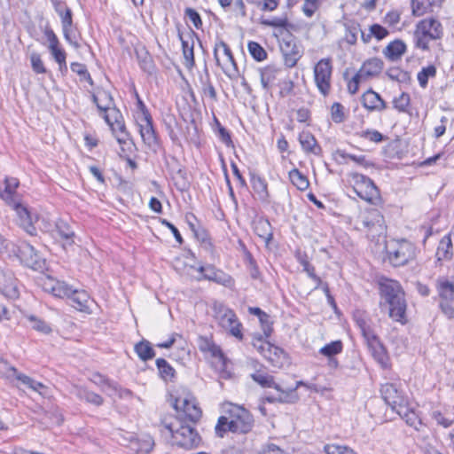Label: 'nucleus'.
I'll return each instance as SVG.
<instances>
[{
	"instance_id": "obj_1",
	"label": "nucleus",
	"mask_w": 454,
	"mask_h": 454,
	"mask_svg": "<svg viewBox=\"0 0 454 454\" xmlns=\"http://www.w3.org/2000/svg\"><path fill=\"white\" fill-rule=\"evenodd\" d=\"M378 286L381 310L387 309L390 318L405 325L408 321L406 316L407 302L401 284L396 280L382 278L379 280Z\"/></svg>"
},
{
	"instance_id": "obj_2",
	"label": "nucleus",
	"mask_w": 454,
	"mask_h": 454,
	"mask_svg": "<svg viewBox=\"0 0 454 454\" xmlns=\"http://www.w3.org/2000/svg\"><path fill=\"white\" fill-rule=\"evenodd\" d=\"M254 426L252 413L241 405L230 403L224 410V415L218 418L215 427V434L223 437L231 432L237 434L250 433Z\"/></svg>"
},
{
	"instance_id": "obj_3",
	"label": "nucleus",
	"mask_w": 454,
	"mask_h": 454,
	"mask_svg": "<svg viewBox=\"0 0 454 454\" xmlns=\"http://www.w3.org/2000/svg\"><path fill=\"white\" fill-rule=\"evenodd\" d=\"M19 185L20 182L16 177L5 176L4 182H0V198L16 212L19 225L29 235H35L36 229L33 224L32 215L20 202L16 191Z\"/></svg>"
},
{
	"instance_id": "obj_4",
	"label": "nucleus",
	"mask_w": 454,
	"mask_h": 454,
	"mask_svg": "<svg viewBox=\"0 0 454 454\" xmlns=\"http://www.w3.org/2000/svg\"><path fill=\"white\" fill-rule=\"evenodd\" d=\"M162 424L170 434L173 444L185 450L199 446L201 438L193 427L194 424L183 421L182 418H174L169 422L164 419Z\"/></svg>"
},
{
	"instance_id": "obj_5",
	"label": "nucleus",
	"mask_w": 454,
	"mask_h": 454,
	"mask_svg": "<svg viewBox=\"0 0 454 454\" xmlns=\"http://www.w3.org/2000/svg\"><path fill=\"white\" fill-rule=\"evenodd\" d=\"M416 251V247L406 239L394 240L386 247L387 260L394 267H402L415 260Z\"/></svg>"
},
{
	"instance_id": "obj_6",
	"label": "nucleus",
	"mask_w": 454,
	"mask_h": 454,
	"mask_svg": "<svg viewBox=\"0 0 454 454\" xmlns=\"http://www.w3.org/2000/svg\"><path fill=\"white\" fill-rule=\"evenodd\" d=\"M351 176L353 190L360 199L374 206L382 203L380 189L369 176L359 173H353Z\"/></svg>"
},
{
	"instance_id": "obj_7",
	"label": "nucleus",
	"mask_w": 454,
	"mask_h": 454,
	"mask_svg": "<svg viewBox=\"0 0 454 454\" xmlns=\"http://www.w3.org/2000/svg\"><path fill=\"white\" fill-rule=\"evenodd\" d=\"M105 121L111 128V130L117 139V142L121 145L122 153H125L124 145L129 150L135 145L129 139V134L127 131L123 116L119 109H114L108 114L103 115Z\"/></svg>"
},
{
	"instance_id": "obj_8",
	"label": "nucleus",
	"mask_w": 454,
	"mask_h": 454,
	"mask_svg": "<svg viewBox=\"0 0 454 454\" xmlns=\"http://www.w3.org/2000/svg\"><path fill=\"white\" fill-rule=\"evenodd\" d=\"M314 82L318 91L327 97L331 91V82L333 74V63L331 58L320 59L313 68Z\"/></svg>"
},
{
	"instance_id": "obj_9",
	"label": "nucleus",
	"mask_w": 454,
	"mask_h": 454,
	"mask_svg": "<svg viewBox=\"0 0 454 454\" xmlns=\"http://www.w3.org/2000/svg\"><path fill=\"white\" fill-rule=\"evenodd\" d=\"M15 257L19 258L25 266L35 270L44 269L45 261L43 259L35 247L25 240L18 242Z\"/></svg>"
},
{
	"instance_id": "obj_10",
	"label": "nucleus",
	"mask_w": 454,
	"mask_h": 454,
	"mask_svg": "<svg viewBox=\"0 0 454 454\" xmlns=\"http://www.w3.org/2000/svg\"><path fill=\"white\" fill-rule=\"evenodd\" d=\"M172 406L177 412L176 418H182L183 421L195 424L201 418L202 411L194 400L178 396L173 400Z\"/></svg>"
},
{
	"instance_id": "obj_11",
	"label": "nucleus",
	"mask_w": 454,
	"mask_h": 454,
	"mask_svg": "<svg viewBox=\"0 0 454 454\" xmlns=\"http://www.w3.org/2000/svg\"><path fill=\"white\" fill-rule=\"evenodd\" d=\"M136 121L139 128V133L145 145L156 151L160 145V137L153 126V121L151 114L136 117Z\"/></svg>"
},
{
	"instance_id": "obj_12",
	"label": "nucleus",
	"mask_w": 454,
	"mask_h": 454,
	"mask_svg": "<svg viewBox=\"0 0 454 454\" xmlns=\"http://www.w3.org/2000/svg\"><path fill=\"white\" fill-rule=\"evenodd\" d=\"M380 395L385 403L389 405L392 411H396L408 404V398L402 389L395 383H386L380 387Z\"/></svg>"
},
{
	"instance_id": "obj_13",
	"label": "nucleus",
	"mask_w": 454,
	"mask_h": 454,
	"mask_svg": "<svg viewBox=\"0 0 454 454\" xmlns=\"http://www.w3.org/2000/svg\"><path fill=\"white\" fill-rule=\"evenodd\" d=\"M367 348L374 358V360L380 365L382 369L390 367V358L387 350L384 344L381 342L380 337L373 333L368 337L364 338Z\"/></svg>"
},
{
	"instance_id": "obj_14",
	"label": "nucleus",
	"mask_w": 454,
	"mask_h": 454,
	"mask_svg": "<svg viewBox=\"0 0 454 454\" xmlns=\"http://www.w3.org/2000/svg\"><path fill=\"white\" fill-rule=\"evenodd\" d=\"M280 51L284 58V63L289 68L295 67L303 54L295 37L292 34L283 38L280 43Z\"/></svg>"
},
{
	"instance_id": "obj_15",
	"label": "nucleus",
	"mask_w": 454,
	"mask_h": 454,
	"mask_svg": "<svg viewBox=\"0 0 454 454\" xmlns=\"http://www.w3.org/2000/svg\"><path fill=\"white\" fill-rule=\"evenodd\" d=\"M177 35L182 43V51L184 59V65L187 69L191 70L195 66L194 39L199 40V36L191 27L184 34L178 29Z\"/></svg>"
},
{
	"instance_id": "obj_16",
	"label": "nucleus",
	"mask_w": 454,
	"mask_h": 454,
	"mask_svg": "<svg viewBox=\"0 0 454 454\" xmlns=\"http://www.w3.org/2000/svg\"><path fill=\"white\" fill-rule=\"evenodd\" d=\"M198 271L203 274V279L213 281L228 288H233L235 286V280L230 274L214 265L200 266Z\"/></svg>"
},
{
	"instance_id": "obj_17",
	"label": "nucleus",
	"mask_w": 454,
	"mask_h": 454,
	"mask_svg": "<svg viewBox=\"0 0 454 454\" xmlns=\"http://www.w3.org/2000/svg\"><path fill=\"white\" fill-rule=\"evenodd\" d=\"M361 224L373 238L382 235L386 230L384 216L378 209L369 210L363 216Z\"/></svg>"
},
{
	"instance_id": "obj_18",
	"label": "nucleus",
	"mask_w": 454,
	"mask_h": 454,
	"mask_svg": "<svg viewBox=\"0 0 454 454\" xmlns=\"http://www.w3.org/2000/svg\"><path fill=\"white\" fill-rule=\"evenodd\" d=\"M362 106L370 112H382L387 107V102L372 89L367 90L361 97Z\"/></svg>"
},
{
	"instance_id": "obj_19",
	"label": "nucleus",
	"mask_w": 454,
	"mask_h": 454,
	"mask_svg": "<svg viewBox=\"0 0 454 454\" xmlns=\"http://www.w3.org/2000/svg\"><path fill=\"white\" fill-rule=\"evenodd\" d=\"M0 293L6 298L16 300L20 296L18 288V279L11 271L2 272V279H0Z\"/></svg>"
},
{
	"instance_id": "obj_20",
	"label": "nucleus",
	"mask_w": 454,
	"mask_h": 454,
	"mask_svg": "<svg viewBox=\"0 0 454 454\" xmlns=\"http://www.w3.org/2000/svg\"><path fill=\"white\" fill-rule=\"evenodd\" d=\"M60 21L65 40L74 48H80V44L74 37L75 25L74 23L73 12L71 9L64 12V15L60 18Z\"/></svg>"
},
{
	"instance_id": "obj_21",
	"label": "nucleus",
	"mask_w": 454,
	"mask_h": 454,
	"mask_svg": "<svg viewBox=\"0 0 454 454\" xmlns=\"http://www.w3.org/2000/svg\"><path fill=\"white\" fill-rule=\"evenodd\" d=\"M422 35H428L431 40L440 39L442 36V26L439 20L434 18L424 19L417 26Z\"/></svg>"
},
{
	"instance_id": "obj_22",
	"label": "nucleus",
	"mask_w": 454,
	"mask_h": 454,
	"mask_svg": "<svg viewBox=\"0 0 454 454\" xmlns=\"http://www.w3.org/2000/svg\"><path fill=\"white\" fill-rule=\"evenodd\" d=\"M43 289L59 298H68L72 294L73 287L64 281L48 278L43 282Z\"/></svg>"
},
{
	"instance_id": "obj_23",
	"label": "nucleus",
	"mask_w": 454,
	"mask_h": 454,
	"mask_svg": "<svg viewBox=\"0 0 454 454\" xmlns=\"http://www.w3.org/2000/svg\"><path fill=\"white\" fill-rule=\"evenodd\" d=\"M53 232L55 233L56 239H59L63 241L64 248H66L67 246H72L74 244L75 233L66 221L59 219L55 223Z\"/></svg>"
},
{
	"instance_id": "obj_24",
	"label": "nucleus",
	"mask_w": 454,
	"mask_h": 454,
	"mask_svg": "<svg viewBox=\"0 0 454 454\" xmlns=\"http://www.w3.org/2000/svg\"><path fill=\"white\" fill-rule=\"evenodd\" d=\"M250 183L256 198L262 203L270 202L266 180L255 173H250Z\"/></svg>"
},
{
	"instance_id": "obj_25",
	"label": "nucleus",
	"mask_w": 454,
	"mask_h": 454,
	"mask_svg": "<svg viewBox=\"0 0 454 454\" xmlns=\"http://www.w3.org/2000/svg\"><path fill=\"white\" fill-rule=\"evenodd\" d=\"M221 325L223 327L229 329L232 336L238 338L239 340L243 339V333L241 332L242 325L239 322L238 317L233 310L229 309L224 313V315L221 317Z\"/></svg>"
},
{
	"instance_id": "obj_26",
	"label": "nucleus",
	"mask_w": 454,
	"mask_h": 454,
	"mask_svg": "<svg viewBox=\"0 0 454 454\" xmlns=\"http://www.w3.org/2000/svg\"><path fill=\"white\" fill-rule=\"evenodd\" d=\"M266 349L264 358L267 359L271 365L280 368L287 362L288 355L282 348L270 343L266 347Z\"/></svg>"
},
{
	"instance_id": "obj_27",
	"label": "nucleus",
	"mask_w": 454,
	"mask_h": 454,
	"mask_svg": "<svg viewBox=\"0 0 454 454\" xmlns=\"http://www.w3.org/2000/svg\"><path fill=\"white\" fill-rule=\"evenodd\" d=\"M384 67V62L380 58L366 59L357 71L364 78L378 76Z\"/></svg>"
},
{
	"instance_id": "obj_28",
	"label": "nucleus",
	"mask_w": 454,
	"mask_h": 454,
	"mask_svg": "<svg viewBox=\"0 0 454 454\" xmlns=\"http://www.w3.org/2000/svg\"><path fill=\"white\" fill-rule=\"evenodd\" d=\"M299 142L306 153H312L317 156L322 154V147L318 145L314 135L309 131H302L300 133Z\"/></svg>"
},
{
	"instance_id": "obj_29",
	"label": "nucleus",
	"mask_w": 454,
	"mask_h": 454,
	"mask_svg": "<svg viewBox=\"0 0 454 454\" xmlns=\"http://www.w3.org/2000/svg\"><path fill=\"white\" fill-rule=\"evenodd\" d=\"M199 83L202 96L209 98L212 101H217V93L207 67H205L204 73L199 75Z\"/></svg>"
},
{
	"instance_id": "obj_30",
	"label": "nucleus",
	"mask_w": 454,
	"mask_h": 454,
	"mask_svg": "<svg viewBox=\"0 0 454 454\" xmlns=\"http://www.w3.org/2000/svg\"><path fill=\"white\" fill-rule=\"evenodd\" d=\"M407 47L403 40L395 39L390 42L383 50L384 56L390 61L401 59L406 52Z\"/></svg>"
},
{
	"instance_id": "obj_31",
	"label": "nucleus",
	"mask_w": 454,
	"mask_h": 454,
	"mask_svg": "<svg viewBox=\"0 0 454 454\" xmlns=\"http://www.w3.org/2000/svg\"><path fill=\"white\" fill-rule=\"evenodd\" d=\"M254 231L261 238L267 245L273 239L272 226L270 221L266 218L260 217L254 222Z\"/></svg>"
},
{
	"instance_id": "obj_32",
	"label": "nucleus",
	"mask_w": 454,
	"mask_h": 454,
	"mask_svg": "<svg viewBox=\"0 0 454 454\" xmlns=\"http://www.w3.org/2000/svg\"><path fill=\"white\" fill-rule=\"evenodd\" d=\"M43 33L49 43L48 49L51 57L66 52L61 46L59 37L49 24L44 27Z\"/></svg>"
},
{
	"instance_id": "obj_33",
	"label": "nucleus",
	"mask_w": 454,
	"mask_h": 454,
	"mask_svg": "<svg viewBox=\"0 0 454 454\" xmlns=\"http://www.w3.org/2000/svg\"><path fill=\"white\" fill-rule=\"evenodd\" d=\"M252 380L264 388H274L278 392H283V387L275 382L274 377L265 372L256 371L251 374Z\"/></svg>"
},
{
	"instance_id": "obj_34",
	"label": "nucleus",
	"mask_w": 454,
	"mask_h": 454,
	"mask_svg": "<svg viewBox=\"0 0 454 454\" xmlns=\"http://www.w3.org/2000/svg\"><path fill=\"white\" fill-rule=\"evenodd\" d=\"M74 394L81 401H84L95 406H101L104 403V398L100 395L83 387H75Z\"/></svg>"
},
{
	"instance_id": "obj_35",
	"label": "nucleus",
	"mask_w": 454,
	"mask_h": 454,
	"mask_svg": "<svg viewBox=\"0 0 454 454\" xmlns=\"http://www.w3.org/2000/svg\"><path fill=\"white\" fill-rule=\"evenodd\" d=\"M298 400V396L294 395V389H284L283 392H278L277 396L275 395H265L261 399V403H293Z\"/></svg>"
},
{
	"instance_id": "obj_36",
	"label": "nucleus",
	"mask_w": 454,
	"mask_h": 454,
	"mask_svg": "<svg viewBox=\"0 0 454 454\" xmlns=\"http://www.w3.org/2000/svg\"><path fill=\"white\" fill-rule=\"evenodd\" d=\"M405 423L419 431V427L423 425L421 419L419 418L418 414L413 409L408 407V404H404V408H400L395 411Z\"/></svg>"
},
{
	"instance_id": "obj_37",
	"label": "nucleus",
	"mask_w": 454,
	"mask_h": 454,
	"mask_svg": "<svg viewBox=\"0 0 454 454\" xmlns=\"http://www.w3.org/2000/svg\"><path fill=\"white\" fill-rule=\"evenodd\" d=\"M135 53L140 68L148 74H152L154 65L153 59L145 46L135 49Z\"/></svg>"
},
{
	"instance_id": "obj_38",
	"label": "nucleus",
	"mask_w": 454,
	"mask_h": 454,
	"mask_svg": "<svg viewBox=\"0 0 454 454\" xmlns=\"http://www.w3.org/2000/svg\"><path fill=\"white\" fill-rule=\"evenodd\" d=\"M72 306L79 311H86L89 309L90 296L84 290L73 289L69 295Z\"/></svg>"
},
{
	"instance_id": "obj_39",
	"label": "nucleus",
	"mask_w": 454,
	"mask_h": 454,
	"mask_svg": "<svg viewBox=\"0 0 454 454\" xmlns=\"http://www.w3.org/2000/svg\"><path fill=\"white\" fill-rule=\"evenodd\" d=\"M259 23L265 27H270L275 28H284L286 31H290L294 29V26L292 24L287 18V15L285 14L281 17H273L271 19H267L264 17H261Z\"/></svg>"
},
{
	"instance_id": "obj_40",
	"label": "nucleus",
	"mask_w": 454,
	"mask_h": 454,
	"mask_svg": "<svg viewBox=\"0 0 454 454\" xmlns=\"http://www.w3.org/2000/svg\"><path fill=\"white\" fill-rule=\"evenodd\" d=\"M435 256L437 261H449L452 257V241L450 235H445L440 240Z\"/></svg>"
},
{
	"instance_id": "obj_41",
	"label": "nucleus",
	"mask_w": 454,
	"mask_h": 454,
	"mask_svg": "<svg viewBox=\"0 0 454 454\" xmlns=\"http://www.w3.org/2000/svg\"><path fill=\"white\" fill-rule=\"evenodd\" d=\"M99 98L101 105H98V109L102 117L104 114L110 113L114 109H118L115 106L114 99L110 91L99 89Z\"/></svg>"
},
{
	"instance_id": "obj_42",
	"label": "nucleus",
	"mask_w": 454,
	"mask_h": 454,
	"mask_svg": "<svg viewBox=\"0 0 454 454\" xmlns=\"http://www.w3.org/2000/svg\"><path fill=\"white\" fill-rule=\"evenodd\" d=\"M10 372H12V375L14 376L17 380L34 391L39 392L41 388L45 387L43 383L35 380L24 373L19 372L15 367H10Z\"/></svg>"
},
{
	"instance_id": "obj_43",
	"label": "nucleus",
	"mask_w": 454,
	"mask_h": 454,
	"mask_svg": "<svg viewBox=\"0 0 454 454\" xmlns=\"http://www.w3.org/2000/svg\"><path fill=\"white\" fill-rule=\"evenodd\" d=\"M155 364L159 371V375L164 381H174L176 370L166 359L158 358Z\"/></svg>"
},
{
	"instance_id": "obj_44",
	"label": "nucleus",
	"mask_w": 454,
	"mask_h": 454,
	"mask_svg": "<svg viewBox=\"0 0 454 454\" xmlns=\"http://www.w3.org/2000/svg\"><path fill=\"white\" fill-rule=\"evenodd\" d=\"M442 0H411V10L414 16L419 17L431 11V8Z\"/></svg>"
},
{
	"instance_id": "obj_45",
	"label": "nucleus",
	"mask_w": 454,
	"mask_h": 454,
	"mask_svg": "<svg viewBox=\"0 0 454 454\" xmlns=\"http://www.w3.org/2000/svg\"><path fill=\"white\" fill-rule=\"evenodd\" d=\"M353 319L357 327L360 329L364 339L374 333L373 329L368 324L367 317L364 311L356 310L353 314Z\"/></svg>"
},
{
	"instance_id": "obj_46",
	"label": "nucleus",
	"mask_w": 454,
	"mask_h": 454,
	"mask_svg": "<svg viewBox=\"0 0 454 454\" xmlns=\"http://www.w3.org/2000/svg\"><path fill=\"white\" fill-rule=\"evenodd\" d=\"M135 352L142 361H148L155 356V351L150 341L143 340L135 345Z\"/></svg>"
},
{
	"instance_id": "obj_47",
	"label": "nucleus",
	"mask_w": 454,
	"mask_h": 454,
	"mask_svg": "<svg viewBox=\"0 0 454 454\" xmlns=\"http://www.w3.org/2000/svg\"><path fill=\"white\" fill-rule=\"evenodd\" d=\"M289 179L291 183L300 191H306L309 186L308 177L298 168H293L289 171Z\"/></svg>"
},
{
	"instance_id": "obj_48",
	"label": "nucleus",
	"mask_w": 454,
	"mask_h": 454,
	"mask_svg": "<svg viewBox=\"0 0 454 454\" xmlns=\"http://www.w3.org/2000/svg\"><path fill=\"white\" fill-rule=\"evenodd\" d=\"M222 48L224 55L227 57L228 61L237 70V63L235 61L234 56L229 45L223 40H218L214 47V58L215 59L216 65L221 67L220 59L218 57V50Z\"/></svg>"
},
{
	"instance_id": "obj_49",
	"label": "nucleus",
	"mask_w": 454,
	"mask_h": 454,
	"mask_svg": "<svg viewBox=\"0 0 454 454\" xmlns=\"http://www.w3.org/2000/svg\"><path fill=\"white\" fill-rule=\"evenodd\" d=\"M436 74L437 70L434 65H429L427 67H422V69L417 74V79L419 86L423 89H426L428 84V80L430 78H434L436 76Z\"/></svg>"
},
{
	"instance_id": "obj_50",
	"label": "nucleus",
	"mask_w": 454,
	"mask_h": 454,
	"mask_svg": "<svg viewBox=\"0 0 454 454\" xmlns=\"http://www.w3.org/2000/svg\"><path fill=\"white\" fill-rule=\"evenodd\" d=\"M343 350V343L341 340H333L330 343L325 344L319 349V353L327 358H331L335 356L338 354H340Z\"/></svg>"
},
{
	"instance_id": "obj_51",
	"label": "nucleus",
	"mask_w": 454,
	"mask_h": 454,
	"mask_svg": "<svg viewBox=\"0 0 454 454\" xmlns=\"http://www.w3.org/2000/svg\"><path fill=\"white\" fill-rule=\"evenodd\" d=\"M26 318L30 323L31 328L43 334H49L52 329L51 325L43 319L39 318L34 315L26 316Z\"/></svg>"
},
{
	"instance_id": "obj_52",
	"label": "nucleus",
	"mask_w": 454,
	"mask_h": 454,
	"mask_svg": "<svg viewBox=\"0 0 454 454\" xmlns=\"http://www.w3.org/2000/svg\"><path fill=\"white\" fill-rule=\"evenodd\" d=\"M278 69L274 66H267L260 69V79L263 89L268 90L270 83L275 80Z\"/></svg>"
},
{
	"instance_id": "obj_53",
	"label": "nucleus",
	"mask_w": 454,
	"mask_h": 454,
	"mask_svg": "<svg viewBox=\"0 0 454 454\" xmlns=\"http://www.w3.org/2000/svg\"><path fill=\"white\" fill-rule=\"evenodd\" d=\"M247 49L251 55V57L258 61H263L267 59V51L264 50V48L257 42L250 41L247 43Z\"/></svg>"
},
{
	"instance_id": "obj_54",
	"label": "nucleus",
	"mask_w": 454,
	"mask_h": 454,
	"mask_svg": "<svg viewBox=\"0 0 454 454\" xmlns=\"http://www.w3.org/2000/svg\"><path fill=\"white\" fill-rule=\"evenodd\" d=\"M386 74L390 80L400 83L408 82L411 79L409 72L404 71L400 67H390L387 70Z\"/></svg>"
},
{
	"instance_id": "obj_55",
	"label": "nucleus",
	"mask_w": 454,
	"mask_h": 454,
	"mask_svg": "<svg viewBox=\"0 0 454 454\" xmlns=\"http://www.w3.org/2000/svg\"><path fill=\"white\" fill-rule=\"evenodd\" d=\"M439 296L445 301L451 300L454 295V284L449 280H442L438 283Z\"/></svg>"
},
{
	"instance_id": "obj_56",
	"label": "nucleus",
	"mask_w": 454,
	"mask_h": 454,
	"mask_svg": "<svg viewBox=\"0 0 454 454\" xmlns=\"http://www.w3.org/2000/svg\"><path fill=\"white\" fill-rule=\"evenodd\" d=\"M411 97L407 92H402L399 97L393 99V107L401 113H409Z\"/></svg>"
},
{
	"instance_id": "obj_57",
	"label": "nucleus",
	"mask_w": 454,
	"mask_h": 454,
	"mask_svg": "<svg viewBox=\"0 0 454 454\" xmlns=\"http://www.w3.org/2000/svg\"><path fill=\"white\" fill-rule=\"evenodd\" d=\"M94 384L97 386L102 387H107V389L110 391L111 389H116V382L110 380L106 376L99 373V372H94L92 374V378L90 380Z\"/></svg>"
},
{
	"instance_id": "obj_58",
	"label": "nucleus",
	"mask_w": 454,
	"mask_h": 454,
	"mask_svg": "<svg viewBox=\"0 0 454 454\" xmlns=\"http://www.w3.org/2000/svg\"><path fill=\"white\" fill-rule=\"evenodd\" d=\"M18 243H14L6 239L4 236L0 235V254L8 257L15 256Z\"/></svg>"
},
{
	"instance_id": "obj_59",
	"label": "nucleus",
	"mask_w": 454,
	"mask_h": 454,
	"mask_svg": "<svg viewBox=\"0 0 454 454\" xmlns=\"http://www.w3.org/2000/svg\"><path fill=\"white\" fill-rule=\"evenodd\" d=\"M333 155L334 156H339L342 160L349 159V160L355 161L356 163H357V164H359L361 166H364V167H368V166L371 165L367 161L365 155H355V154L348 153L345 151L340 150V149H337L334 152Z\"/></svg>"
},
{
	"instance_id": "obj_60",
	"label": "nucleus",
	"mask_w": 454,
	"mask_h": 454,
	"mask_svg": "<svg viewBox=\"0 0 454 454\" xmlns=\"http://www.w3.org/2000/svg\"><path fill=\"white\" fill-rule=\"evenodd\" d=\"M32 70L36 74H46L47 69L44 67L41 55L38 52L33 51L29 56Z\"/></svg>"
},
{
	"instance_id": "obj_61",
	"label": "nucleus",
	"mask_w": 454,
	"mask_h": 454,
	"mask_svg": "<svg viewBox=\"0 0 454 454\" xmlns=\"http://www.w3.org/2000/svg\"><path fill=\"white\" fill-rule=\"evenodd\" d=\"M331 117L333 122L341 123L345 121L346 116L344 113V106L339 103L334 102L331 106Z\"/></svg>"
},
{
	"instance_id": "obj_62",
	"label": "nucleus",
	"mask_w": 454,
	"mask_h": 454,
	"mask_svg": "<svg viewBox=\"0 0 454 454\" xmlns=\"http://www.w3.org/2000/svg\"><path fill=\"white\" fill-rule=\"evenodd\" d=\"M298 262L302 266L303 271H305L308 277H310L316 272L315 267L309 262V257L306 253H298L296 254Z\"/></svg>"
},
{
	"instance_id": "obj_63",
	"label": "nucleus",
	"mask_w": 454,
	"mask_h": 454,
	"mask_svg": "<svg viewBox=\"0 0 454 454\" xmlns=\"http://www.w3.org/2000/svg\"><path fill=\"white\" fill-rule=\"evenodd\" d=\"M216 129H217V135L220 138V140L225 144L227 146H233V143L231 140V133L228 129H226L223 126L221 125L219 121L215 118Z\"/></svg>"
},
{
	"instance_id": "obj_64",
	"label": "nucleus",
	"mask_w": 454,
	"mask_h": 454,
	"mask_svg": "<svg viewBox=\"0 0 454 454\" xmlns=\"http://www.w3.org/2000/svg\"><path fill=\"white\" fill-rule=\"evenodd\" d=\"M325 452L326 454H356L350 448L336 444H326Z\"/></svg>"
}]
</instances>
